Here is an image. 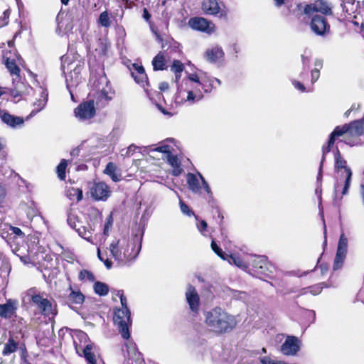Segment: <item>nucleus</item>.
<instances>
[{
	"instance_id": "f257e3e1",
	"label": "nucleus",
	"mask_w": 364,
	"mask_h": 364,
	"mask_svg": "<svg viewBox=\"0 0 364 364\" xmlns=\"http://www.w3.org/2000/svg\"><path fill=\"white\" fill-rule=\"evenodd\" d=\"M204 322L210 331L217 334L230 331L236 326L235 317L220 307L205 311Z\"/></svg>"
},
{
	"instance_id": "f03ea898",
	"label": "nucleus",
	"mask_w": 364,
	"mask_h": 364,
	"mask_svg": "<svg viewBox=\"0 0 364 364\" xmlns=\"http://www.w3.org/2000/svg\"><path fill=\"white\" fill-rule=\"evenodd\" d=\"M109 250L112 257L120 264H125L135 259L139 251H135L134 245L130 244L126 238L112 242Z\"/></svg>"
},
{
	"instance_id": "7ed1b4c3",
	"label": "nucleus",
	"mask_w": 364,
	"mask_h": 364,
	"mask_svg": "<svg viewBox=\"0 0 364 364\" xmlns=\"http://www.w3.org/2000/svg\"><path fill=\"white\" fill-rule=\"evenodd\" d=\"M14 39L7 41V45L10 50L3 55V58L4 59L6 68L12 77L13 83L15 84L16 82H19L21 70L17 65L18 55L16 53V50L14 48Z\"/></svg>"
},
{
	"instance_id": "20e7f679",
	"label": "nucleus",
	"mask_w": 364,
	"mask_h": 364,
	"mask_svg": "<svg viewBox=\"0 0 364 364\" xmlns=\"http://www.w3.org/2000/svg\"><path fill=\"white\" fill-rule=\"evenodd\" d=\"M114 323L124 339L130 337L129 326L132 325L131 311L129 309H115L113 316Z\"/></svg>"
},
{
	"instance_id": "39448f33",
	"label": "nucleus",
	"mask_w": 364,
	"mask_h": 364,
	"mask_svg": "<svg viewBox=\"0 0 364 364\" xmlns=\"http://www.w3.org/2000/svg\"><path fill=\"white\" fill-rule=\"evenodd\" d=\"M334 159L335 171H339L341 169L343 168L346 173V179L344 181V186L342 191V195H346L348 193L350 186L353 173L350 168L347 166V161L341 156V152L338 148H336L334 151Z\"/></svg>"
},
{
	"instance_id": "423d86ee",
	"label": "nucleus",
	"mask_w": 364,
	"mask_h": 364,
	"mask_svg": "<svg viewBox=\"0 0 364 364\" xmlns=\"http://www.w3.org/2000/svg\"><path fill=\"white\" fill-rule=\"evenodd\" d=\"M75 116L80 121L88 120L95 117L96 109L93 100H87L80 103L74 109Z\"/></svg>"
},
{
	"instance_id": "0eeeda50",
	"label": "nucleus",
	"mask_w": 364,
	"mask_h": 364,
	"mask_svg": "<svg viewBox=\"0 0 364 364\" xmlns=\"http://www.w3.org/2000/svg\"><path fill=\"white\" fill-rule=\"evenodd\" d=\"M189 26L193 30L202 31L208 34L215 31V24L203 17H193L188 21Z\"/></svg>"
},
{
	"instance_id": "6e6552de",
	"label": "nucleus",
	"mask_w": 364,
	"mask_h": 364,
	"mask_svg": "<svg viewBox=\"0 0 364 364\" xmlns=\"http://www.w3.org/2000/svg\"><path fill=\"white\" fill-rule=\"evenodd\" d=\"M310 28L316 35L321 36H325L330 31V26L326 18L318 14L311 18Z\"/></svg>"
},
{
	"instance_id": "1a4fd4ad",
	"label": "nucleus",
	"mask_w": 364,
	"mask_h": 364,
	"mask_svg": "<svg viewBox=\"0 0 364 364\" xmlns=\"http://www.w3.org/2000/svg\"><path fill=\"white\" fill-rule=\"evenodd\" d=\"M201 9L206 15H219L220 18H225L227 16L226 11L221 8L218 0H203Z\"/></svg>"
},
{
	"instance_id": "9d476101",
	"label": "nucleus",
	"mask_w": 364,
	"mask_h": 364,
	"mask_svg": "<svg viewBox=\"0 0 364 364\" xmlns=\"http://www.w3.org/2000/svg\"><path fill=\"white\" fill-rule=\"evenodd\" d=\"M300 340L293 336H289L281 346V352L285 355H295L300 350Z\"/></svg>"
},
{
	"instance_id": "9b49d317",
	"label": "nucleus",
	"mask_w": 364,
	"mask_h": 364,
	"mask_svg": "<svg viewBox=\"0 0 364 364\" xmlns=\"http://www.w3.org/2000/svg\"><path fill=\"white\" fill-rule=\"evenodd\" d=\"M90 193L92 197L97 200H105L109 196V187L104 182L95 183Z\"/></svg>"
},
{
	"instance_id": "f8f14e48",
	"label": "nucleus",
	"mask_w": 364,
	"mask_h": 364,
	"mask_svg": "<svg viewBox=\"0 0 364 364\" xmlns=\"http://www.w3.org/2000/svg\"><path fill=\"white\" fill-rule=\"evenodd\" d=\"M112 99V97L109 95L108 92L105 89H102L95 93L91 100L94 101L95 109H100L107 106Z\"/></svg>"
},
{
	"instance_id": "ddd939ff",
	"label": "nucleus",
	"mask_w": 364,
	"mask_h": 364,
	"mask_svg": "<svg viewBox=\"0 0 364 364\" xmlns=\"http://www.w3.org/2000/svg\"><path fill=\"white\" fill-rule=\"evenodd\" d=\"M186 297L191 310L194 312L198 311L200 299L197 291L193 286L188 285L186 292Z\"/></svg>"
},
{
	"instance_id": "4468645a",
	"label": "nucleus",
	"mask_w": 364,
	"mask_h": 364,
	"mask_svg": "<svg viewBox=\"0 0 364 364\" xmlns=\"http://www.w3.org/2000/svg\"><path fill=\"white\" fill-rule=\"evenodd\" d=\"M253 266L256 268L257 273H272L275 271L274 267L267 262L266 256H257L253 262Z\"/></svg>"
},
{
	"instance_id": "2eb2a0df",
	"label": "nucleus",
	"mask_w": 364,
	"mask_h": 364,
	"mask_svg": "<svg viewBox=\"0 0 364 364\" xmlns=\"http://www.w3.org/2000/svg\"><path fill=\"white\" fill-rule=\"evenodd\" d=\"M18 302L16 299H9L4 304H1V318H11L16 315Z\"/></svg>"
},
{
	"instance_id": "dca6fc26",
	"label": "nucleus",
	"mask_w": 364,
	"mask_h": 364,
	"mask_svg": "<svg viewBox=\"0 0 364 364\" xmlns=\"http://www.w3.org/2000/svg\"><path fill=\"white\" fill-rule=\"evenodd\" d=\"M1 122L13 129L21 127L24 123V120L22 117L10 114L6 112H1Z\"/></svg>"
},
{
	"instance_id": "f3484780",
	"label": "nucleus",
	"mask_w": 364,
	"mask_h": 364,
	"mask_svg": "<svg viewBox=\"0 0 364 364\" xmlns=\"http://www.w3.org/2000/svg\"><path fill=\"white\" fill-rule=\"evenodd\" d=\"M348 134L353 136H359L364 134V119L353 121L347 124Z\"/></svg>"
},
{
	"instance_id": "a211bd4d",
	"label": "nucleus",
	"mask_w": 364,
	"mask_h": 364,
	"mask_svg": "<svg viewBox=\"0 0 364 364\" xmlns=\"http://www.w3.org/2000/svg\"><path fill=\"white\" fill-rule=\"evenodd\" d=\"M31 300L38 306L43 314L48 315L50 313L51 304L48 299L42 298L40 295H33Z\"/></svg>"
},
{
	"instance_id": "6ab92c4d",
	"label": "nucleus",
	"mask_w": 364,
	"mask_h": 364,
	"mask_svg": "<svg viewBox=\"0 0 364 364\" xmlns=\"http://www.w3.org/2000/svg\"><path fill=\"white\" fill-rule=\"evenodd\" d=\"M48 92L46 89L41 87V97L33 104L34 109L31 115L41 111L46 106L48 101Z\"/></svg>"
},
{
	"instance_id": "aec40b11",
	"label": "nucleus",
	"mask_w": 364,
	"mask_h": 364,
	"mask_svg": "<svg viewBox=\"0 0 364 364\" xmlns=\"http://www.w3.org/2000/svg\"><path fill=\"white\" fill-rule=\"evenodd\" d=\"M182 93V90L180 88V87L178 85V91L175 97V101L176 103H183L186 102H189L191 103H193L196 101V99L198 97L197 100H200L201 98V96L199 95L198 97L193 93V91L189 90L187 92V97L186 99H184L183 97H181V95Z\"/></svg>"
},
{
	"instance_id": "412c9836",
	"label": "nucleus",
	"mask_w": 364,
	"mask_h": 364,
	"mask_svg": "<svg viewBox=\"0 0 364 364\" xmlns=\"http://www.w3.org/2000/svg\"><path fill=\"white\" fill-rule=\"evenodd\" d=\"M187 183L188 188L194 193H199L200 192V186L199 180L193 173H188L187 174Z\"/></svg>"
},
{
	"instance_id": "4be33fe9",
	"label": "nucleus",
	"mask_w": 364,
	"mask_h": 364,
	"mask_svg": "<svg viewBox=\"0 0 364 364\" xmlns=\"http://www.w3.org/2000/svg\"><path fill=\"white\" fill-rule=\"evenodd\" d=\"M224 55L222 48L216 47L211 50H208L205 53L207 60L211 63H215L221 59Z\"/></svg>"
},
{
	"instance_id": "5701e85b",
	"label": "nucleus",
	"mask_w": 364,
	"mask_h": 364,
	"mask_svg": "<svg viewBox=\"0 0 364 364\" xmlns=\"http://www.w3.org/2000/svg\"><path fill=\"white\" fill-rule=\"evenodd\" d=\"M135 82L141 85L142 87L147 92L146 86H149L148 77L145 72L137 73L135 71H132L131 74Z\"/></svg>"
},
{
	"instance_id": "b1692460",
	"label": "nucleus",
	"mask_w": 364,
	"mask_h": 364,
	"mask_svg": "<svg viewBox=\"0 0 364 364\" xmlns=\"http://www.w3.org/2000/svg\"><path fill=\"white\" fill-rule=\"evenodd\" d=\"M135 82L141 85L142 87L147 92L146 86H149L148 77L145 72L137 73L135 71H132L131 74Z\"/></svg>"
},
{
	"instance_id": "393cba45",
	"label": "nucleus",
	"mask_w": 364,
	"mask_h": 364,
	"mask_svg": "<svg viewBox=\"0 0 364 364\" xmlns=\"http://www.w3.org/2000/svg\"><path fill=\"white\" fill-rule=\"evenodd\" d=\"M69 302L75 304H82L85 301V296L80 291L72 290L68 296Z\"/></svg>"
},
{
	"instance_id": "a878e982",
	"label": "nucleus",
	"mask_w": 364,
	"mask_h": 364,
	"mask_svg": "<svg viewBox=\"0 0 364 364\" xmlns=\"http://www.w3.org/2000/svg\"><path fill=\"white\" fill-rule=\"evenodd\" d=\"M152 65L154 70H163L165 69V58L161 52L159 53L154 58Z\"/></svg>"
},
{
	"instance_id": "bb28decb",
	"label": "nucleus",
	"mask_w": 364,
	"mask_h": 364,
	"mask_svg": "<svg viewBox=\"0 0 364 364\" xmlns=\"http://www.w3.org/2000/svg\"><path fill=\"white\" fill-rule=\"evenodd\" d=\"M226 260H228L230 264H235L243 271L247 267L246 263L236 255H228Z\"/></svg>"
},
{
	"instance_id": "cd10ccee",
	"label": "nucleus",
	"mask_w": 364,
	"mask_h": 364,
	"mask_svg": "<svg viewBox=\"0 0 364 364\" xmlns=\"http://www.w3.org/2000/svg\"><path fill=\"white\" fill-rule=\"evenodd\" d=\"M347 124H345L342 127H336L333 132L330 134V144H334L336 137L342 136L344 134H348Z\"/></svg>"
},
{
	"instance_id": "c85d7f7f",
	"label": "nucleus",
	"mask_w": 364,
	"mask_h": 364,
	"mask_svg": "<svg viewBox=\"0 0 364 364\" xmlns=\"http://www.w3.org/2000/svg\"><path fill=\"white\" fill-rule=\"evenodd\" d=\"M316 11L321 12L325 15L332 14L331 7L329 4L324 0H318L316 4Z\"/></svg>"
},
{
	"instance_id": "c756f323",
	"label": "nucleus",
	"mask_w": 364,
	"mask_h": 364,
	"mask_svg": "<svg viewBox=\"0 0 364 364\" xmlns=\"http://www.w3.org/2000/svg\"><path fill=\"white\" fill-rule=\"evenodd\" d=\"M105 173L109 175L113 181H119L120 180V176L116 174V166L112 163L109 162L107 164L106 168L104 171Z\"/></svg>"
},
{
	"instance_id": "7c9ffc66",
	"label": "nucleus",
	"mask_w": 364,
	"mask_h": 364,
	"mask_svg": "<svg viewBox=\"0 0 364 364\" xmlns=\"http://www.w3.org/2000/svg\"><path fill=\"white\" fill-rule=\"evenodd\" d=\"M75 230L78 233L79 236L84 238L88 242H92L91 229L88 230L86 227L81 225L77 228Z\"/></svg>"
},
{
	"instance_id": "2f4dec72",
	"label": "nucleus",
	"mask_w": 364,
	"mask_h": 364,
	"mask_svg": "<svg viewBox=\"0 0 364 364\" xmlns=\"http://www.w3.org/2000/svg\"><path fill=\"white\" fill-rule=\"evenodd\" d=\"M18 344L12 338L9 339L8 343L5 344L2 353L4 355H8L14 352H15L17 349Z\"/></svg>"
},
{
	"instance_id": "473e14b6",
	"label": "nucleus",
	"mask_w": 364,
	"mask_h": 364,
	"mask_svg": "<svg viewBox=\"0 0 364 364\" xmlns=\"http://www.w3.org/2000/svg\"><path fill=\"white\" fill-rule=\"evenodd\" d=\"M346 257V254L336 252L333 266V269L334 271L339 270L342 267Z\"/></svg>"
},
{
	"instance_id": "72a5a7b5",
	"label": "nucleus",
	"mask_w": 364,
	"mask_h": 364,
	"mask_svg": "<svg viewBox=\"0 0 364 364\" xmlns=\"http://www.w3.org/2000/svg\"><path fill=\"white\" fill-rule=\"evenodd\" d=\"M94 291L100 296H105L108 294L109 288L105 283L97 282L94 284Z\"/></svg>"
},
{
	"instance_id": "f704fd0d",
	"label": "nucleus",
	"mask_w": 364,
	"mask_h": 364,
	"mask_svg": "<svg viewBox=\"0 0 364 364\" xmlns=\"http://www.w3.org/2000/svg\"><path fill=\"white\" fill-rule=\"evenodd\" d=\"M84 357L87 361L88 364H96V359L95 355L92 353V346L87 345L83 350Z\"/></svg>"
},
{
	"instance_id": "c9c22d12",
	"label": "nucleus",
	"mask_w": 364,
	"mask_h": 364,
	"mask_svg": "<svg viewBox=\"0 0 364 364\" xmlns=\"http://www.w3.org/2000/svg\"><path fill=\"white\" fill-rule=\"evenodd\" d=\"M301 61L303 64V71L301 73V75L303 74H306L309 68V65L310 63V59L311 57V52L306 50L304 53L301 55Z\"/></svg>"
},
{
	"instance_id": "e433bc0d",
	"label": "nucleus",
	"mask_w": 364,
	"mask_h": 364,
	"mask_svg": "<svg viewBox=\"0 0 364 364\" xmlns=\"http://www.w3.org/2000/svg\"><path fill=\"white\" fill-rule=\"evenodd\" d=\"M5 230H7L6 233H8L9 230H10V231H11V234H14L15 235L22 236V237L24 235L23 232L21 231V230L20 228L5 224L4 228L3 229H1V238H3V239H5V237H6L4 236Z\"/></svg>"
},
{
	"instance_id": "4c0bfd02",
	"label": "nucleus",
	"mask_w": 364,
	"mask_h": 364,
	"mask_svg": "<svg viewBox=\"0 0 364 364\" xmlns=\"http://www.w3.org/2000/svg\"><path fill=\"white\" fill-rule=\"evenodd\" d=\"M348 250V239L343 233L340 236L338 243L337 251L338 252L347 254Z\"/></svg>"
},
{
	"instance_id": "58836bf2",
	"label": "nucleus",
	"mask_w": 364,
	"mask_h": 364,
	"mask_svg": "<svg viewBox=\"0 0 364 364\" xmlns=\"http://www.w3.org/2000/svg\"><path fill=\"white\" fill-rule=\"evenodd\" d=\"M67 165V161L65 159H62L56 168L58 176L60 180H64L65 178V169Z\"/></svg>"
},
{
	"instance_id": "ea45409f",
	"label": "nucleus",
	"mask_w": 364,
	"mask_h": 364,
	"mask_svg": "<svg viewBox=\"0 0 364 364\" xmlns=\"http://www.w3.org/2000/svg\"><path fill=\"white\" fill-rule=\"evenodd\" d=\"M355 2V0H343L341 4L343 11L350 14L353 12Z\"/></svg>"
},
{
	"instance_id": "a19ab883",
	"label": "nucleus",
	"mask_w": 364,
	"mask_h": 364,
	"mask_svg": "<svg viewBox=\"0 0 364 364\" xmlns=\"http://www.w3.org/2000/svg\"><path fill=\"white\" fill-rule=\"evenodd\" d=\"M211 248L213 251L223 260L227 259L228 254L224 252L221 248L218 247L216 242L213 240L211 242Z\"/></svg>"
},
{
	"instance_id": "79ce46f5",
	"label": "nucleus",
	"mask_w": 364,
	"mask_h": 364,
	"mask_svg": "<svg viewBox=\"0 0 364 364\" xmlns=\"http://www.w3.org/2000/svg\"><path fill=\"white\" fill-rule=\"evenodd\" d=\"M98 22L102 26L105 28L110 26V20L107 11H103L100 14Z\"/></svg>"
},
{
	"instance_id": "37998d69",
	"label": "nucleus",
	"mask_w": 364,
	"mask_h": 364,
	"mask_svg": "<svg viewBox=\"0 0 364 364\" xmlns=\"http://www.w3.org/2000/svg\"><path fill=\"white\" fill-rule=\"evenodd\" d=\"M67 222L69 226L73 229H76L77 228V216L73 214L71 211L68 213V218Z\"/></svg>"
},
{
	"instance_id": "c03bdc74",
	"label": "nucleus",
	"mask_w": 364,
	"mask_h": 364,
	"mask_svg": "<svg viewBox=\"0 0 364 364\" xmlns=\"http://www.w3.org/2000/svg\"><path fill=\"white\" fill-rule=\"evenodd\" d=\"M184 70V65L178 60H174L171 66V71L173 73H182Z\"/></svg>"
},
{
	"instance_id": "a18cd8bd",
	"label": "nucleus",
	"mask_w": 364,
	"mask_h": 364,
	"mask_svg": "<svg viewBox=\"0 0 364 364\" xmlns=\"http://www.w3.org/2000/svg\"><path fill=\"white\" fill-rule=\"evenodd\" d=\"M166 160L168 163L173 168H179L180 163L176 156L172 154V153L168 154L166 156Z\"/></svg>"
},
{
	"instance_id": "49530a36",
	"label": "nucleus",
	"mask_w": 364,
	"mask_h": 364,
	"mask_svg": "<svg viewBox=\"0 0 364 364\" xmlns=\"http://www.w3.org/2000/svg\"><path fill=\"white\" fill-rule=\"evenodd\" d=\"M172 149H173L169 145L162 144V145L159 146L154 149H152L151 151L161 152V153L166 154L167 156L168 154L171 153Z\"/></svg>"
},
{
	"instance_id": "de8ad7c7",
	"label": "nucleus",
	"mask_w": 364,
	"mask_h": 364,
	"mask_svg": "<svg viewBox=\"0 0 364 364\" xmlns=\"http://www.w3.org/2000/svg\"><path fill=\"white\" fill-rule=\"evenodd\" d=\"M112 224H113V218H112V214L110 213L106 219V223L105 224L104 230H103L104 235H108L109 230L112 228Z\"/></svg>"
},
{
	"instance_id": "09e8293b",
	"label": "nucleus",
	"mask_w": 364,
	"mask_h": 364,
	"mask_svg": "<svg viewBox=\"0 0 364 364\" xmlns=\"http://www.w3.org/2000/svg\"><path fill=\"white\" fill-rule=\"evenodd\" d=\"M180 208L181 211L188 216H191V215H193V213L190 210L189 207L183 201H179Z\"/></svg>"
},
{
	"instance_id": "8fccbe9b",
	"label": "nucleus",
	"mask_w": 364,
	"mask_h": 364,
	"mask_svg": "<svg viewBox=\"0 0 364 364\" xmlns=\"http://www.w3.org/2000/svg\"><path fill=\"white\" fill-rule=\"evenodd\" d=\"M70 195L72 196H76L77 201H80L82 199V191L79 188H72L70 191Z\"/></svg>"
},
{
	"instance_id": "3c124183",
	"label": "nucleus",
	"mask_w": 364,
	"mask_h": 364,
	"mask_svg": "<svg viewBox=\"0 0 364 364\" xmlns=\"http://www.w3.org/2000/svg\"><path fill=\"white\" fill-rule=\"evenodd\" d=\"M333 144H330V139H328V144L326 146H323L322 148V157L320 163L323 164L326 160V155L328 154L332 147Z\"/></svg>"
},
{
	"instance_id": "603ef678",
	"label": "nucleus",
	"mask_w": 364,
	"mask_h": 364,
	"mask_svg": "<svg viewBox=\"0 0 364 364\" xmlns=\"http://www.w3.org/2000/svg\"><path fill=\"white\" fill-rule=\"evenodd\" d=\"M131 74H132V71H135L137 73H140L142 72H145V70L142 65L138 63H133L132 66L129 68Z\"/></svg>"
},
{
	"instance_id": "864d4df0",
	"label": "nucleus",
	"mask_w": 364,
	"mask_h": 364,
	"mask_svg": "<svg viewBox=\"0 0 364 364\" xmlns=\"http://www.w3.org/2000/svg\"><path fill=\"white\" fill-rule=\"evenodd\" d=\"M320 76V70L319 68H314L311 70V83L314 84L317 81Z\"/></svg>"
},
{
	"instance_id": "5fc2aeb1",
	"label": "nucleus",
	"mask_w": 364,
	"mask_h": 364,
	"mask_svg": "<svg viewBox=\"0 0 364 364\" xmlns=\"http://www.w3.org/2000/svg\"><path fill=\"white\" fill-rule=\"evenodd\" d=\"M323 284H317V285L311 287L309 288L311 294H312L313 295H317V294H320V292L321 291V289H323V287L321 286Z\"/></svg>"
},
{
	"instance_id": "6e6d98bb",
	"label": "nucleus",
	"mask_w": 364,
	"mask_h": 364,
	"mask_svg": "<svg viewBox=\"0 0 364 364\" xmlns=\"http://www.w3.org/2000/svg\"><path fill=\"white\" fill-rule=\"evenodd\" d=\"M97 256H98L99 259L101 261L104 262L105 265L106 266V267L108 269L111 268V267H112V262L109 261L108 259H105L103 257V256L101 254V252H100V249H98V251H97Z\"/></svg>"
},
{
	"instance_id": "4d7b16f0",
	"label": "nucleus",
	"mask_w": 364,
	"mask_h": 364,
	"mask_svg": "<svg viewBox=\"0 0 364 364\" xmlns=\"http://www.w3.org/2000/svg\"><path fill=\"white\" fill-rule=\"evenodd\" d=\"M314 11H316V6L312 5H306L304 9V14L308 16L313 14Z\"/></svg>"
},
{
	"instance_id": "13d9d810",
	"label": "nucleus",
	"mask_w": 364,
	"mask_h": 364,
	"mask_svg": "<svg viewBox=\"0 0 364 364\" xmlns=\"http://www.w3.org/2000/svg\"><path fill=\"white\" fill-rule=\"evenodd\" d=\"M198 176H199L200 178L201 179L202 185H203L204 190L206 191V193L208 194H211L212 193L211 190H210V188L208 183H207V181L205 180V178L200 173H198Z\"/></svg>"
},
{
	"instance_id": "bf43d9fd",
	"label": "nucleus",
	"mask_w": 364,
	"mask_h": 364,
	"mask_svg": "<svg viewBox=\"0 0 364 364\" xmlns=\"http://www.w3.org/2000/svg\"><path fill=\"white\" fill-rule=\"evenodd\" d=\"M198 230L203 235H206L205 233V231L207 229L208 225L207 223L205 220H201L198 225H197Z\"/></svg>"
},
{
	"instance_id": "052dcab7",
	"label": "nucleus",
	"mask_w": 364,
	"mask_h": 364,
	"mask_svg": "<svg viewBox=\"0 0 364 364\" xmlns=\"http://www.w3.org/2000/svg\"><path fill=\"white\" fill-rule=\"evenodd\" d=\"M139 147L134 144H131L127 149L126 151V153L124 154L125 156H132L135 151L136 150L138 149Z\"/></svg>"
},
{
	"instance_id": "680f3d73",
	"label": "nucleus",
	"mask_w": 364,
	"mask_h": 364,
	"mask_svg": "<svg viewBox=\"0 0 364 364\" xmlns=\"http://www.w3.org/2000/svg\"><path fill=\"white\" fill-rule=\"evenodd\" d=\"M121 308L122 309H129L127 306V300L122 293H121Z\"/></svg>"
},
{
	"instance_id": "e2e57ef3",
	"label": "nucleus",
	"mask_w": 364,
	"mask_h": 364,
	"mask_svg": "<svg viewBox=\"0 0 364 364\" xmlns=\"http://www.w3.org/2000/svg\"><path fill=\"white\" fill-rule=\"evenodd\" d=\"M293 85L296 89L299 90L301 92H304L306 90L304 85L299 81H293Z\"/></svg>"
},
{
	"instance_id": "0e129e2a",
	"label": "nucleus",
	"mask_w": 364,
	"mask_h": 364,
	"mask_svg": "<svg viewBox=\"0 0 364 364\" xmlns=\"http://www.w3.org/2000/svg\"><path fill=\"white\" fill-rule=\"evenodd\" d=\"M323 166V164L320 163L318 176H317V182L319 183L320 184L321 183V180H322Z\"/></svg>"
},
{
	"instance_id": "69168bd1",
	"label": "nucleus",
	"mask_w": 364,
	"mask_h": 364,
	"mask_svg": "<svg viewBox=\"0 0 364 364\" xmlns=\"http://www.w3.org/2000/svg\"><path fill=\"white\" fill-rule=\"evenodd\" d=\"M188 77V80L192 82H198L199 84L200 83V80H199V77L196 74H190Z\"/></svg>"
},
{
	"instance_id": "338daca9",
	"label": "nucleus",
	"mask_w": 364,
	"mask_h": 364,
	"mask_svg": "<svg viewBox=\"0 0 364 364\" xmlns=\"http://www.w3.org/2000/svg\"><path fill=\"white\" fill-rule=\"evenodd\" d=\"M143 18L145 19L146 21H149L151 18V14L148 11L147 9L144 8L143 9Z\"/></svg>"
},
{
	"instance_id": "774afa93",
	"label": "nucleus",
	"mask_w": 364,
	"mask_h": 364,
	"mask_svg": "<svg viewBox=\"0 0 364 364\" xmlns=\"http://www.w3.org/2000/svg\"><path fill=\"white\" fill-rule=\"evenodd\" d=\"M159 89L161 91H166L168 89V84L166 82H162L159 84Z\"/></svg>"
}]
</instances>
